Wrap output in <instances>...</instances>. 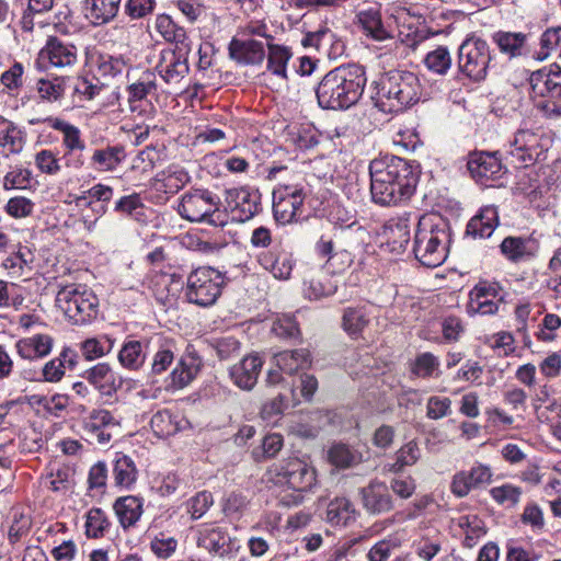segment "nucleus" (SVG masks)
I'll return each mask as SVG.
<instances>
[{
  "mask_svg": "<svg viewBox=\"0 0 561 561\" xmlns=\"http://www.w3.org/2000/svg\"><path fill=\"white\" fill-rule=\"evenodd\" d=\"M373 201L381 206L397 205L409 199L416 187L419 175L404 159L386 156L369 164Z\"/></svg>",
  "mask_w": 561,
  "mask_h": 561,
  "instance_id": "f257e3e1",
  "label": "nucleus"
},
{
  "mask_svg": "<svg viewBox=\"0 0 561 561\" xmlns=\"http://www.w3.org/2000/svg\"><path fill=\"white\" fill-rule=\"evenodd\" d=\"M365 68L347 64L329 71L319 82L316 94L322 108L346 110L360 99L366 84Z\"/></svg>",
  "mask_w": 561,
  "mask_h": 561,
  "instance_id": "f03ea898",
  "label": "nucleus"
},
{
  "mask_svg": "<svg viewBox=\"0 0 561 561\" xmlns=\"http://www.w3.org/2000/svg\"><path fill=\"white\" fill-rule=\"evenodd\" d=\"M449 243V227L440 216L426 214L419 219L413 251L424 266L437 267L443 264Z\"/></svg>",
  "mask_w": 561,
  "mask_h": 561,
  "instance_id": "7ed1b4c3",
  "label": "nucleus"
},
{
  "mask_svg": "<svg viewBox=\"0 0 561 561\" xmlns=\"http://www.w3.org/2000/svg\"><path fill=\"white\" fill-rule=\"evenodd\" d=\"M421 96V83L410 71H390L377 83L376 106L385 113H399L415 104Z\"/></svg>",
  "mask_w": 561,
  "mask_h": 561,
  "instance_id": "20e7f679",
  "label": "nucleus"
},
{
  "mask_svg": "<svg viewBox=\"0 0 561 561\" xmlns=\"http://www.w3.org/2000/svg\"><path fill=\"white\" fill-rule=\"evenodd\" d=\"M529 95L535 106L548 118L561 116V71H534L529 79Z\"/></svg>",
  "mask_w": 561,
  "mask_h": 561,
  "instance_id": "39448f33",
  "label": "nucleus"
},
{
  "mask_svg": "<svg viewBox=\"0 0 561 561\" xmlns=\"http://www.w3.org/2000/svg\"><path fill=\"white\" fill-rule=\"evenodd\" d=\"M225 276L209 266H201L192 271L186 279L185 296L191 304L209 307L221 294Z\"/></svg>",
  "mask_w": 561,
  "mask_h": 561,
  "instance_id": "423d86ee",
  "label": "nucleus"
},
{
  "mask_svg": "<svg viewBox=\"0 0 561 561\" xmlns=\"http://www.w3.org/2000/svg\"><path fill=\"white\" fill-rule=\"evenodd\" d=\"M491 59L489 44L480 37L469 36L458 48V71L471 81L480 82L486 78Z\"/></svg>",
  "mask_w": 561,
  "mask_h": 561,
  "instance_id": "0eeeda50",
  "label": "nucleus"
},
{
  "mask_svg": "<svg viewBox=\"0 0 561 561\" xmlns=\"http://www.w3.org/2000/svg\"><path fill=\"white\" fill-rule=\"evenodd\" d=\"M545 151L546 144L541 135L529 129H519L505 146L503 158L515 168H527L539 161Z\"/></svg>",
  "mask_w": 561,
  "mask_h": 561,
  "instance_id": "6e6552de",
  "label": "nucleus"
},
{
  "mask_svg": "<svg viewBox=\"0 0 561 561\" xmlns=\"http://www.w3.org/2000/svg\"><path fill=\"white\" fill-rule=\"evenodd\" d=\"M268 472L276 484L287 485L299 493L310 491L317 483L314 468L298 457L273 465Z\"/></svg>",
  "mask_w": 561,
  "mask_h": 561,
  "instance_id": "1a4fd4ad",
  "label": "nucleus"
},
{
  "mask_svg": "<svg viewBox=\"0 0 561 561\" xmlns=\"http://www.w3.org/2000/svg\"><path fill=\"white\" fill-rule=\"evenodd\" d=\"M179 214L188 221L207 222L213 226H225L227 215L221 213L217 203L208 192L195 191L182 196Z\"/></svg>",
  "mask_w": 561,
  "mask_h": 561,
  "instance_id": "9d476101",
  "label": "nucleus"
},
{
  "mask_svg": "<svg viewBox=\"0 0 561 561\" xmlns=\"http://www.w3.org/2000/svg\"><path fill=\"white\" fill-rule=\"evenodd\" d=\"M302 188L296 186H279L273 192V214L279 224H289L301 214L305 201Z\"/></svg>",
  "mask_w": 561,
  "mask_h": 561,
  "instance_id": "9b49d317",
  "label": "nucleus"
},
{
  "mask_svg": "<svg viewBox=\"0 0 561 561\" xmlns=\"http://www.w3.org/2000/svg\"><path fill=\"white\" fill-rule=\"evenodd\" d=\"M225 202L232 219L240 222L251 219L257 213L260 205L257 194L244 187L227 190Z\"/></svg>",
  "mask_w": 561,
  "mask_h": 561,
  "instance_id": "f8f14e48",
  "label": "nucleus"
},
{
  "mask_svg": "<svg viewBox=\"0 0 561 561\" xmlns=\"http://www.w3.org/2000/svg\"><path fill=\"white\" fill-rule=\"evenodd\" d=\"M364 508L373 515H380L393 510V499L385 482L373 480L359 491Z\"/></svg>",
  "mask_w": 561,
  "mask_h": 561,
  "instance_id": "ddd939ff",
  "label": "nucleus"
},
{
  "mask_svg": "<svg viewBox=\"0 0 561 561\" xmlns=\"http://www.w3.org/2000/svg\"><path fill=\"white\" fill-rule=\"evenodd\" d=\"M540 244L533 236L513 237L508 236L500 244L502 255L512 263H520L535 259L539 252Z\"/></svg>",
  "mask_w": 561,
  "mask_h": 561,
  "instance_id": "4468645a",
  "label": "nucleus"
},
{
  "mask_svg": "<svg viewBox=\"0 0 561 561\" xmlns=\"http://www.w3.org/2000/svg\"><path fill=\"white\" fill-rule=\"evenodd\" d=\"M497 153L474 152L470 154L468 170L472 178L481 183L499 178L502 173L503 164Z\"/></svg>",
  "mask_w": 561,
  "mask_h": 561,
  "instance_id": "2eb2a0df",
  "label": "nucleus"
},
{
  "mask_svg": "<svg viewBox=\"0 0 561 561\" xmlns=\"http://www.w3.org/2000/svg\"><path fill=\"white\" fill-rule=\"evenodd\" d=\"M262 366V357L248 355L230 368L229 375L237 387L242 390H251L257 382Z\"/></svg>",
  "mask_w": 561,
  "mask_h": 561,
  "instance_id": "dca6fc26",
  "label": "nucleus"
},
{
  "mask_svg": "<svg viewBox=\"0 0 561 561\" xmlns=\"http://www.w3.org/2000/svg\"><path fill=\"white\" fill-rule=\"evenodd\" d=\"M499 290L500 286L496 283L480 282L477 284L470 291L469 311L483 316L496 313L499 304L494 299L499 296Z\"/></svg>",
  "mask_w": 561,
  "mask_h": 561,
  "instance_id": "f3484780",
  "label": "nucleus"
},
{
  "mask_svg": "<svg viewBox=\"0 0 561 561\" xmlns=\"http://www.w3.org/2000/svg\"><path fill=\"white\" fill-rule=\"evenodd\" d=\"M228 50L230 58L242 65H261L265 58L263 44L255 39L232 38Z\"/></svg>",
  "mask_w": 561,
  "mask_h": 561,
  "instance_id": "a211bd4d",
  "label": "nucleus"
},
{
  "mask_svg": "<svg viewBox=\"0 0 561 561\" xmlns=\"http://www.w3.org/2000/svg\"><path fill=\"white\" fill-rule=\"evenodd\" d=\"M122 0H84L81 13L94 26L112 21L118 13Z\"/></svg>",
  "mask_w": 561,
  "mask_h": 561,
  "instance_id": "6ab92c4d",
  "label": "nucleus"
},
{
  "mask_svg": "<svg viewBox=\"0 0 561 561\" xmlns=\"http://www.w3.org/2000/svg\"><path fill=\"white\" fill-rule=\"evenodd\" d=\"M113 423L112 414L106 410H94L89 417L83 421V431L85 440L99 444L108 443L112 434L107 427Z\"/></svg>",
  "mask_w": 561,
  "mask_h": 561,
  "instance_id": "aec40b11",
  "label": "nucleus"
},
{
  "mask_svg": "<svg viewBox=\"0 0 561 561\" xmlns=\"http://www.w3.org/2000/svg\"><path fill=\"white\" fill-rule=\"evenodd\" d=\"M152 341L160 342L161 336L156 335L142 341H125L118 353V362L121 365L129 370H138L140 367H142L146 360L145 350L149 347V344L152 343Z\"/></svg>",
  "mask_w": 561,
  "mask_h": 561,
  "instance_id": "412c9836",
  "label": "nucleus"
},
{
  "mask_svg": "<svg viewBox=\"0 0 561 561\" xmlns=\"http://www.w3.org/2000/svg\"><path fill=\"white\" fill-rule=\"evenodd\" d=\"M72 305L76 306L72 324H87L98 316L99 301L91 290L83 289V291H79L77 288L72 289Z\"/></svg>",
  "mask_w": 561,
  "mask_h": 561,
  "instance_id": "4be33fe9",
  "label": "nucleus"
},
{
  "mask_svg": "<svg viewBox=\"0 0 561 561\" xmlns=\"http://www.w3.org/2000/svg\"><path fill=\"white\" fill-rule=\"evenodd\" d=\"M188 61L171 51H161L157 70L167 83H178L188 73Z\"/></svg>",
  "mask_w": 561,
  "mask_h": 561,
  "instance_id": "5701e85b",
  "label": "nucleus"
},
{
  "mask_svg": "<svg viewBox=\"0 0 561 561\" xmlns=\"http://www.w3.org/2000/svg\"><path fill=\"white\" fill-rule=\"evenodd\" d=\"M138 468L130 456L117 453L113 460L112 477L117 488L129 490L138 479Z\"/></svg>",
  "mask_w": 561,
  "mask_h": 561,
  "instance_id": "b1692460",
  "label": "nucleus"
},
{
  "mask_svg": "<svg viewBox=\"0 0 561 561\" xmlns=\"http://www.w3.org/2000/svg\"><path fill=\"white\" fill-rule=\"evenodd\" d=\"M499 224L497 210L494 207H484L472 217L467 225L466 233L473 239L489 238L492 236Z\"/></svg>",
  "mask_w": 561,
  "mask_h": 561,
  "instance_id": "393cba45",
  "label": "nucleus"
},
{
  "mask_svg": "<svg viewBox=\"0 0 561 561\" xmlns=\"http://www.w3.org/2000/svg\"><path fill=\"white\" fill-rule=\"evenodd\" d=\"M113 508L123 528L134 526L142 515V501L134 495L118 497Z\"/></svg>",
  "mask_w": 561,
  "mask_h": 561,
  "instance_id": "a878e982",
  "label": "nucleus"
},
{
  "mask_svg": "<svg viewBox=\"0 0 561 561\" xmlns=\"http://www.w3.org/2000/svg\"><path fill=\"white\" fill-rule=\"evenodd\" d=\"M260 264L277 279H287L293 270L290 255L284 251L271 250L259 256Z\"/></svg>",
  "mask_w": 561,
  "mask_h": 561,
  "instance_id": "bb28decb",
  "label": "nucleus"
},
{
  "mask_svg": "<svg viewBox=\"0 0 561 561\" xmlns=\"http://www.w3.org/2000/svg\"><path fill=\"white\" fill-rule=\"evenodd\" d=\"M336 288L337 286L332 277L324 272L313 274L304 282V295L310 300H319L331 296L336 291Z\"/></svg>",
  "mask_w": 561,
  "mask_h": 561,
  "instance_id": "cd10ccee",
  "label": "nucleus"
},
{
  "mask_svg": "<svg viewBox=\"0 0 561 561\" xmlns=\"http://www.w3.org/2000/svg\"><path fill=\"white\" fill-rule=\"evenodd\" d=\"M275 360L280 370L293 375L300 369L310 366V353L306 348L284 351L275 355Z\"/></svg>",
  "mask_w": 561,
  "mask_h": 561,
  "instance_id": "c85d7f7f",
  "label": "nucleus"
},
{
  "mask_svg": "<svg viewBox=\"0 0 561 561\" xmlns=\"http://www.w3.org/2000/svg\"><path fill=\"white\" fill-rule=\"evenodd\" d=\"M387 247L391 252H402L410 241V227L408 220L390 222L383 228Z\"/></svg>",
  "mask_w": 561,
  "mask_h": 561,
  "instance_id": "c756f323",
  "label": "nucleus"
},
{
  "mask_svg": "<svg viewBox=\"0 0 561 561\" xmlns=\"http://www.w3.org/2000/svg\"><path fill=\"white\" fill-rule=\"evenodd\" d=\"M51 346L53 339L45 334L21 340L16 344L18 352L23 358L44 357L49 354Z\"/></svg>",
  "mask_w": 561,
  "mask_h": 561,
  "instance_id": "7c9ffc66",
  "label": "nucleus"
},
{
  "mask_svg": "<svg viewBox=\"0 0 561 561\" xmlns=\"http://www.w3.org/2000/svg\"><path fill=\"white\" fill-rule=\"evenodd\" d=\"M23 144L22 130L12 122L0 116V147L4 150V157L21 151Z\"/></svg>",
  "mask_w": 561,
  "mask_h": 561,
  "instance_id": "2f4dec72",
  "label": "nucleus"
},
{
  "mask_svg": "<svg viewBox=\"0 0 561 561\" xmlns=\"http://www.w3.org/2000/svg\"><path fill=\"white\" fill-rule=\"evenodd\" d=\"M327 520L335 526H346L355 520V508L346 497L332 500L327 508Z\"/></svg>",
  "mask_w": 561,
  "mask_h": 561,
  "instance_id": "473e14b6",
  "label": "nucleus"
},
{
  "mask_svg": "<svg viewBox=\"0 0 561 561\" xmlns=\"http://www.w3.org/2000/svg\"><path fill=\"white\" fill-rule=\"evenodd\" d=\"M357 20L366 35L373 39L380 42L391 37L382 24L378 10L369 9L362 11L357 14Z\"/></svg>",
  "mask_w": 561,
  "mask_h": 561,
  "instance_id": "72a5a7b5",
  "label": "nucleus"
},
{
  "mask_svg": "<svg viewBox=\"0 0 561 561\" xmlns=\"http://www.w3.org/2000/svg\"><path fill=\"white\" fill-rule=\"evenodd\" d=\"M53 4L54 0H28L27 8L21 19L22 30L32 32L36 24L43 26L44 23L39 18L48 12L53 8Z\"/></svg>",
  "mask_w": 561,
  "mask_h": 561,
  "instance_id": "f704fd0d",
  "label": "nucleus"
},
{
  "mask_svg": "<svg viewBox=\"0 0 561 561\" xmlns=\"http://www.w3.org/2000/svg\"><path fill=\"white\" fill-rule=\"evenodd\" d=\"M538 59L557 58L561 60V26L546 30L540 37Z\"/></svg>",
  "mask_w": 561,
  "mask_h": 561,
  "instance_id": "c9c22d12",
  "label": "nucleus"
},
{
  "mask_svg": "<svg viewBox=\"0 0 561 561\" xmlns=\"http://www.w3.org/2000/svg\"><path fill=\"white\" fill-rule=\"evenodd\" d=\"M114 210L123 216L131 217L137 221L146 220V206L139 193L122 196L114 206Z\"/></svg>",
  "mask_w": 561,
  "mask_h": 561,
  "instance_id": "e433bc0d",
  "label": "nucleus"
},
{
  "mask_svg": "<svg viewBox=\"0 0 561 561\" xmlns=\"http://www.w3.org/2000/svg\"><path fill=\"white\" fill-rule=\"evenodd\" d=\"M527 39V35L518 32H496L493 35V41L497 45L499 49L510 55L511 57H516L522 55V49L525 46Z\"/></svg>",
  "mask_w": 561,
  "mask_h": 561,
  "instance_id": "4c0bfd02",
  "label": "nucleus"
},
{
  "mask_svg": "<svg viewBox=\"0 0 561 561\" xmlns=\"http://www.w3.org/2000/svg\"><path fill=\"white\" fill-rule=\"evenodd\" d=\"M83 377L104 393H110L114 388V373L105 363H100L94 367L85 370Z\"/></svg>",
  "mask_w": 561,
  "mask_h": 561,
  "instance_id": "58836bf2",
  "label": "nucleus"
},
{
  "mask_svg": "<svg viewBox=\"0 0 561 561\" xmlns=\"http://www.w3.org/2000/svg\"><path fill=\"white\" fill-rule=\"evenodd\" d=\"M423 62L428 71L445 76L451 68L453 59L446 46H437L426 54Z\"/></svg>",
  "mask_w": 561,
  "mask_h": 561,
  "instance_id": "ea45409f",
  "label": "nucleus"
},
{
  "mask_svg": "<svg viewBox=\"0 0 561 561\" xmlns=\"http://www.w3.org/2000/svg\"><path fill=\"white\" fill-rule=\"evenodd\" d=\"M421 449L415 440L404 444L396 453V461L390 465L389 471L393 473L401 472L405 467L415 465L421 458Z\"/></svg>",
  "mask_w": 561,
  "mask_h": 561,
  "instance_id": "a19ab883",
  "label": "nucleus"
},
{
  "mask_svg": "<svg viewBox=\"0 0 561 561\" xmlns=\"http://www.w3.org/2000/svg\"><path fill=\"white\" fill-rule=\"evenodd\" d=\"M268 57L267 69L274 75L286 78V66L291 57L290 50L282 45L267 42Z\"/></svg>",
  "mask_w": 561,
  "mask_h": 561,
  "instance_id": "79ce46f5",
  "label": "nucleus"
},
{
  "mask_svg": "<svg viewBox=\"0 0 561 561\" xmlns=\"http://www.w3.org/2000/svg\"><path fill=\"white\" fill-rule=\"evenodd\" d=\"M197 545L198 547H202L208 550L209 552H214L221 556L225 552V533L218 527H205L202 530H199Z\"/></svg>",
  "mask_w": 561,
  "mask_h": 561,
  "instance_id": "37998d69",
  "label": "nucleus"
},
{
  "mask_svg": "<svg viewBox=\"0 0 561 561\" xmlns=\"http://www.w3.org/2000/svg\"><path fill=\"white\" fill-rule=\"evenodd\" d=\"M188 176L183 171L161 172L153 179V187L168 194H174L187 182Z\"/></svg>",
  "mask_w": 561,
  "mask_h": 561,
  "instance_id": "c03bdc74",
  "label": "nucleus"
},
{
  "mask_svg": "<svg viewBox=\"0 0 561 561\" xmlns=\"http://www.w3.org/2000/svg\"><path fill=\"white\" fill-rule=\"evenodd\" d=\"M369 320L363 308L348 307L344 309L342 327L351 336H357L367 327Z\"/></svg>",
  "mask_w": 561,
  "mask_h": 561,
  "instance_id": "a18cd8bd",
  "label": "nucleus"
},
{
  "mask_svg": "<svg viewBox=\"0 0 561 561\" xmlns=\"http://www.w3.org/2000/svg\"><path fill=\"white\" fill-rule=\"evenodd\" d=\"M105 513L101 508H91L85 514V535L89 538H101L110 527Z\"/></svg>",
  "mask_w": 561,
  "mask_h": 561,
  "instance_id": "49530a36",
  "label": "nucleus"
},
{
  "mask_svg": "<svg viewBox=\"0 0 561 561\" xmlns=\"http://www.w3.org/2000/svg\"><path fill=\"white\" fill-rule=\"evenodd\" d=\"M152 342L158 344L159 348L156 352L151 363V373L153 375H161L170 367L174 360V344L169 341H164L162 343V340L160 342Z\"/></svg>",
  "mask_w": 561,
  "mask_h": 561,
  "instance_id": "de8ad7c7",
  "label": "nucleus"
},
{
  "mask_svg": "<svg viewBox=\"0 0 561 561\" xmlns=\"http://www.w3.org/2000/svg\"><path fill=\"white\" fill-rule=\"evenodd\" d=\"M439 360L432 353L425 352L416 356L411 373L416 377L432 378L438 376Z\"/></svg>",
  "mask_w": 561,
  "mask_h": 561,
  "instance_id": "09e8293b",
  "label": "nucleus"
},
{
  "mask_svg": "<svg viewBox=\"0 0 561 561\" xmlns=\"http://www.w3.org/2000/svg\"><path fill=\"white\" fill-rule=\"evenodd\" d=\"M123 158L124 148L121 146L95 150L92 156L94 163L106 171L114 170L122 162Z\"/></svg>",
  "mask_w": 561,
  "mask_h": 561,
  "instance_id": "8fccbe9b",
  "label": "nucleus"
},
{
  "mask_svg": "<svg viewBox=\"0 0 561 561\" xmlns=\"http://www.w3.org/2000/svg\"><path fill=\"white\" fill-rule=\"evenodd\" d=\"M114 346V341L108 336L103 340L88 339L81 343V352L85 359L93 360L110 353Z\"/></svg>",
  "mask_w": 561,
  "mask_h": 561,
  "instance_id": "3c124183",
  "label": "nucleus"
},
{
  "mask_svg": "<svg viewBox=\"0 0 561 561\" xmlns=\"http://www.w3.org/2000/svg\"><path fill=\"white\" fill-rule=\"evenodd\" d=\"M49 62L56 68L70 64V50L57 37H50L45 50Z\"/></svg>",
  "mask_w": 561,
  "mask_h": 561,
  "instance_id": "603ef678",
  "label": "nucleus"
},
{
  "mask_svg": "<svg viewBox=\"0 0 561 561\" xmlns=\"http://www.w3.org/2000/svg\"><path fill=\"white\" fill-rule=\"evenodd\" d=\"M197 370L198 367L193 363H186L183 359L180 360L170 375L171 386L175 389L186 387L195 378Z\"/></svg>",
  "mask_w": 561,
  "mask_h": 561,
  "instance_id": "864d4df0",
  "label": "nucleus"
},
{
  "mask_svg": "<svg viewBox=\"0 0 561 561\" xmlns=\"http://www.w3.org/2000/svg\"><path fill=\"white\" fill-rule=\"evenodd\" d=\"M272 331L283 339H297L300 335L299 325L291 314L278 317L273 323Z\"/></svg>",
  "mask_w": 561,
  "mask_h": 561,
  "instance_id": "5fc2aeb1",
  "label": "nucleus"
},
{
  "mask_svg": "<svg viewBox=\"0 0 561 561\" xmlns=\"http://www.w3.org/2000/svg\"><path fill=\"white\" fill-rule=\"evenodd\" d=\"M490 494L497 504L512 507L518 503L522 491L518 486L513 484H503L492 488Z\"/></svg>",
  "mask_w": 561,
  "mask_h": 561,
  "instance_id": "6e6d98bb",
  "label": "nucleus"
},
{
  "mask_svg": "<svg viewBox=\"0 0 561 561\" xmlns=\"http://www.w3.org/2000/svg\"><path fill=\"white\" fill-rule=\"evenodd\" d=\"M156 89L157 84L154 80L150 78L141 79L138 82L130 84L127 89L130 110L135 112L137 110L135 103L145 100L148 96V94L153 92Z\"/></svg>",
  "mask_w": 561,
  "mask_h": 561,
  "instance_id": "4d7b16f0",
  "label": "nucleus"
},
{
  "mask_svg": "<svg viewBox=\"0 0 561 561\" xmlns=\"http://www.w3.org/2000/svg\"><path fill=\"white\" fill-rule=\"evenodd\" d=\"M400 541L397 538H386L375 543L367 553L369 561H387L391 552L399 548Z\"/></svg>",
  "mask_w": 561,
  "mask_h": 561,
  "instance_id": "13d9d810",
  "label": "nucleus"
},
{
  "mask_svg": "<svg viewBox=\"0 0 561 561\" xmlns=\"http://www.w3.org/2000/svg\"><path fill=\"white\" fill-rule=\"evenodd\" d=\"M152 552L161 559L170 558L178 548V540L174 537L160 534L150 543Z\"/></svg>",
  "mask_w": 561,
  "mask_h": 561,
  "instance_id": "bf43d9fd",
  "label": "nucleus"
},
{
  "mask_svg": "<svg viewBox=\"0 0 561 561\" xmlns=\"http://www.w3.org/2000/svg\"><path fill=\"white\" fill-rule=\"evenodd\" d=\"M329 459L339 468H348L356 463V456L343 444L334 445L329 450Z\"/></svg>",
  "mask_w": 561,
  "mask_h": 561,
  "instance_id": "052dcab7",
  "label": "nucleus"
},
{
  "mask_svg": "<svg viewBox=\"0 0 561 561\" xmlns=\"http://www.w3.org/2000/svg\"><path fill=\"white\" fill-rule=\"evenodd\" d=\"M287 408V396L284 392H279L273 399L266 401L261 409V416L263 420L272 421L275 417L282 415Z\"/></svg>",
  "mask_w": 561,
  "mask_h": 561,
  "instance_id": "680f3d73",
  "label": "nucleus"
},
{
  "mask_svg": "<svg viewBox=\"0 0 561 561\" xmlns=\"http://www.w3.org/2000/svg\"><path fill=\"white\" fill-rule=\"evenodd\" d=\"M105 88V83L101 82L95 76L78 77L75 84V92L84 95L88 100H92L101 90Z\"/></svg>",
  "mask_w": 561,
  "mask_h": 561,
  "instance_id": "e2e57ef3",
  "label": "nucleus"
},
{
  "mask_svg": "<svg viewBox=\"0 0 561 561\" xmlns=\"http://www.w3.org/2000/svg\"><path fill=\"white\" fill-rule=\"evenodd\" d=\"M213 503L214 499L210 492H199L188 501V513L192 518L198 519L208 511Z\"/></svg>",
  "mask_w": 561,
  "mask_h": 561,
  "instance_id": "0e129e2a",
  "label": "nucleus"
},
{
  "mask_svg": "<svg viewBox=\"0 0 561 561\" xmlns=\"http://www.w3.org/2000/svg\"><path fill=\"white\" fill-rule=\"evenodd\" d=\"M450 407L449 398L431 397L426 404V415L431 420H439L450 414Z\"/></svg>",
  "mask_w": 561,
  "mask_h": 561,
  "instance_id": "69168bd1",
  "label": "nucleus"
},
{
  "mask_svg": "<svg viewBox=\"0 0 561 561\" xmlns=\"http://www.w3.org/2000/svg\"><path fill=\"white\" fill-rule=\"evenodd\" d=\"M34 203L22 196H15L8 201L5 205L7 213L14 218L27 217L32 214Z\"/></svg>",
  "mask_w": 561,
  "mask_h": 561,
  "instance_id": "338daca9",
  "label": "nucleus"
},
{
  "mask_svg": "<svg viewBox=\"0 0 561 561\" xmlns=\"http://www.w3.org/2000/svg\"><path fill=\"white\" fill-rule=\"evenodd\" d=\"M561 327V318L554 313H547L541 322V329L537 332V339L542 342H551L556 339L554 332Z\"/></svg>",
  "mask_w": 561,
  "mask_h": 561,
  "instance_id": "774afa93",
  "label": "nucleus"
}]
</instances>
